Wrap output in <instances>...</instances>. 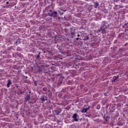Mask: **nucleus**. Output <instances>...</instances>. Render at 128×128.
Segmentation results:
<instances>
[{"label":"nucleus","instance_id":"obj_10","mask_svg":"<svg viewBox=\"0 0 128 128\" xmlns=\"http://www.w3.org/2000/svg\"><path fill=\"white\" fill-rule=\"evenodd\" d=\"M88 108H84L82 109V114H84V112H86L88 110Z\"/></svg>","mask_w":128,"mask_h":128},{"label":"nucleus","instance_id":"obj_30","mask_svg":"<svg viewBox=\"0 0 128 128\" xmlns=\"http://www.w3.org/2000/svg\"><path fill=\"white\" fill-rule=\"evenodd\" d=\"M116 6H119V8H120V5H116Z\"/></svg>","mask_w":128,"mask_h":128},{"label":"nucleus","instance_id":"obj_25","mask_svg":"<svg viewBox=\"0 0 128 128\" xmlns=\"http://www.w3.org/2000/svg\"><path fill=\"white\" fill-rule=\"evenodd\" d=\"M90 114L86 115V116H88V118H90Z\"/></svg>","mask_w":128,"mask_h":128},{"label":"nucleus","instance_id":"obj_28","mask_svg":"<svg viewBox=\"0 0 128 128\" xmlns=\"http://www.w3.org/2000/svg\"><path fill=\"white\" fill-rule=\"evenodd\" d=\"M44 94H48V92H43Z\"/></svg>","mask_w":128,"mask_h":128},{"label":"nucleus","instance_id":"obj_4","mask_svg":"<svg viewBox=\"0 0 128 128\" xmlns=\"http://www.w3.org/2000/svg\"><path fill=\"white\" fill-rule=\"evenodd\" d=\"M78 117V114L75 113L72 116V118H74V122H78V118H76Z\"/></svg>","mask_w":128,"mask_h":128},{"label":"nucleus","instance_id":"obj_11","mask_svg":"<svg viewBox=\"0 0 128 128\" xmlns=\"http://www.w3.org/2000/svg\"><path fill=\"white\" fill-rule=\"evenodd\" d=\"M104 120H105V121L104 122V124H108V120L107 118H104Z\"/></svg>","mask_w":128,"mask_h":128},{"label":"nucleus","instance_id":"obj_6","mask_svg":"<svg viewBox=\"0 0 128 128\" xmlns=\"http://www.w3.org/2000/svg\"><path fill=\"white\" fill-rule=\"evenodd\" d=\"M40 100L42 102H46V100H48V98L46 96H43L40 97Z\"/></svg>","mask_w":128,"mask_h":128},{"label":"nucleus","instance_id":"obj_18","mask_svg":"<svg viewBox=\"0 0 128 128\" xmlns=\"http://www.w3.org/2000/svg\"><path fill=\"white\" fill-rule=\"evenodd\" d=\"M56 116H58V114H60V111L56 110Z\"/></svg>","mask_w":128,"mask_h":128},{"label":"nucleus","instance_id":"obj_44","mask_svg":"<svg viewBox=\"0 0 128 128\" xmlns=\"http://www.w3.org/2000/svg\"><path fill=\"white\" fill-rule=\"evenodd\" d=\"M72 122H74V120H73Z\"/></svg>","mask_w":128,"mask_h":128},{"label":"nucleus","instance_id":"obj_22","mask_svg":"<svg viewBox=\"0 0 128 128\" xmlns=\"http://www.w3.org/2000/svg\"><path fill=\"white\" fill-rule=\"evenodd\" d=\"M58 12H59V14H60L62 16V14H64V12H60V10H58Z\"/></svg>","mask_w":128,"mask_h":128},{"label":"nucleus","instance_id":"obj_40","mask_svg":"<svg viewBox=\"0 0 128 128\" xmlns=\"http://www.w3.org/2000/svg\"><path fill=\"white\" fill-rule=\"evenodd\" d=\"M38 54H39V56H40V52H39Z\"/></svg>","mask_w":128,"mask_h":128},{"label":"nucleus","instance_id":"obj_41","mask_svg":"<svg viewBox=\"0 0 128 128\" xmlns=\"http://www.w3.org/2000/svg\"><path fill=\"white\" fill-rule=\"evenodd\" d=\"M50 92V90H48V92Z\"/></svg>","mask_w":128,"mask_h":128},{"label":"nucleus","instance_id":"obj_43","mask_svg":"<svg viewBox=\"0 0 128 128\" xmlns=\"http://www.w3.org/2000/svg\"><path fill=\"white\" fill-rule=\"evenodd\" d=\"M29 94H30V92H29Z\"/></svg>","mask_w":128,"mask_h":128},{"label":"nucleus","instance_id":"obj_8","mask_svg":"<svg viewBox=\"0 0 128 128\" xmlns=\"http://www.w3.org/2000/svg\"><path fill=\"white\" fill-rule=\"evenodd\" d=\"M99 6H100V4H98V2H96L94 3V8H98Z\"/></svg>","mask_w":128,"mask_h":128},{"label":"nucleus","instance_id":"obj_29","mask_svg":"<svg viewBox=\"0 0 128 128\" xmlns=\"http://www.w3.org/2000/svg\"><path fill=\"white\" fill-rule=\"evenodd\" d=\"M40 56V54L37 55V58H39Z\"/></svg>","mask_w":128,"mask_h":128},{"label":"nucleus","instance_id":"obj_33","mask_svg":"<svg viewBox=\"0 0 128 128\" xmlns=\"http://www.w3.org/2000/svg\"><path fill=\"white\" fill-rule=\"evenodd\" d=\"M59 52H60V48H58Z\"/></svg>","mask_w":128,"mask_h":128},{"label":"nucleus","instance_id":"obj_27","mask_svg":"<svg viewBox=\"0 0 128 128\" xmlns=\"http://www.w3.org/2000/svg\"><path fill=\"white\" fill-rule=\"evenodd\" d=\"M17 50H20V48L18 47Z\"/></svg>","mask_w":128,"mask_h":128},{"label":"nucleus","instance_id":"obj_20","mask_svg":"<svg viewBox=\"0 0 128 128\" xmlns=\"http://www.w3.org/2000/svg\"><path fill=\"white\" fill-rule=\"evenodd\" d=\"M34 86H38V81L37 80L34 82Z\"/></svg>","mask_w":128,"mask_h":128},{"label":"nucleus","instance_id":"obj_26","mask_svg":"<svg viewBox=\"0 0 128 128\" xmlns=\"http://www.w3.org/2000/svg\"><path fill=\"white\" fill-rule=\"evenodd\" d=\"M118 42V40H115L114 41V44H116Z\"/></svg>","mask_w":128,"mask_h":128},{"label":"nucleus","instance_id":"obj_16","mask_svg":"<svg viewBox=\"0 0 128 128\" xmlns=\"http://www.w3.org/2000/svg\"><path fill=\"white\" fill-rule=\"evenodd\" d=\"M126 26V28H127V30H128V24H124V26Z\"/></svg>","mask_w":128,"mask_h":128},{"label":"nucleus","instance_id":"obj_42","mask_svg":"<svg viewBox=\"0 0 128 128\" xmlns=\"http://www.w3.org/2000/svg\"><path fill=\"white\" fill-rule=\"evenodd\" d=\"M48 94H50L48 93Z\"/></svg>","mask_w":128,"mask_h":128},{"label":"nucleus","instance_id":"obj_21","mask_svg":"<svg viewBox=\"0 0 128 128\" xmlns=\"http://www.w3.org/2000/svg\"><path fill=\"white\" fill-rule=\"evenodd\" d=\"M104 118H110V116H104Z\"/></svg>","mask_w":128,"mask_h":128},{"label":"nucleus","instance_id":"obj_17","mask_svg":"<svg viewBox=\"0 0 128 128\" xmlns=\"http://www.w3.org/2000/svg\"><path fill=\"white\" fill-rule=\"evenodd\" d=\"M71 34L73 36H76V33L74 32H72L71 31Z\"/></svg>","mask_w":128,"mask_h":128},{"label":"nucleus","instance_id":"obj_7","mask_svg":"<svg viewBox=\"0 0 128 128\" xmlns=\"http://www.w3.org/2000/svg\"><path fill=\"white\" fill-rule=\"evenodd\" d=\"M25 102H30V94H28L26 96L25 98Z\"/></svg>","mask_w":128,"mask_h":128},{"label":"nucleus","instance_id":"obj_32","mask_svg":"<svg viewBox=\"0 0 128 128\" xmlns=\"http://www.w3.org/2000/svg\"><path fill=\"white\" fill-rule=\"evenodd\" d=\"M6 4H10V2H6Z\"/></svg>","mask_w":128,"mask_h":128},{"label":"nucleus","instance_id":"obj_34","mask_svg":"<svg viewBox=\"0 0 128 128\" xmlns=\"http://www.w3.org/2000/svg\"><path fill=\"white\" fill-rule=\"evenodd\" d=\"M60 6H62V4H60Z\"/></svg>","mask_w":128,"mask_h":128},{"label":"nucleus","instance_id":"obj_36","mask_svg":"<svg viewBox=\"0 0 128 128\" xmlns=\"http://www.w3.org/2000/svg\"><path fill=\"white\" fill-rule=\"evenodd\" d=\"M104 96H106V93H104Z\"/></svg>","mask_w":128,"mask_h":128},{"label":"nucleus","instance_id":"obj_24","mask_svg":"<svg viewBox=\"0 0 128 128\" xmlns=\"http://www.w3.org/2000/svg\"><path fill=\"white\" fill-rule=\"evenodd\" d=\"M70 26V24H68L66 25V26Z\"/></svg>","mask_w":128,"mask_h":128},{"label":"nucleus","instance_id":"obj_35","mask_svg":"<svg viewBox=\"0 0 128 128\" xmlns=\"http://www.w3.org/2000/svg\"><path fill=\"white\" fill-rule=\"evenodd\" d=\"M62 78H64V76H62Z\"/></svg>","mask_w":128,"mask_h":128},{"label":"nucleus","instance_id":"obj_2","mask_svg":"<svg viewBox=\"0 0 128 128\" xmlns=\"http://www.w3.org/2000/svg\"><path fill=\"white\" fill-rule=\"evenodd\" d=\"M48 16H51V18H56L58 16V12L50 10L48 13Z\"/></svg>","mask_w":128,"mask_h":128},{"label":"nucleus","instance_id":"obj_1","mask_svg":"<svg viewBox=\"0 0 128 128\" xmlns=\"http://www.w3.org/2000/svg\"><path fill=\"white\" fill-rule=\"evenodd\" d=\"M109 28L110 24H108V23L106 20L102 21L101 24L100 28L98 30L97 32H101L102 34H106V30Z\"/></svg>","mask_w":128,"mask_h":128},{"label":"nucleus","instance_id":"obj_37","mask_svg":"<svg viewBox=\"0 0 128 128\" xmlns=\"http://www.w3.org/2000/svg\"><path fill=\"white\" fill-rule=\"evenodd\" d=\"M80 36V34H78V35H77V36Z\"/></svg>","mask_w":128,"mask_h":128},{"label":"nucleus","instance_id":"obj_5","mask_svg":"<svg viewBox=\"0 0 128 128\" xmlns=\"http://www.w3.org/2000/svg\"><path fill=\"white\" fill-rule=\"evenodd\" d=\"M120 78V76H114L113 78L111 80L112 82H116V80H118Z\"/></svg>","mask_w":128,"mask_h":128},{"label":"nucleus","instance_id":"obj_15","mask_svg":"<svg viewBox=\"0 0 128 128\" xmlns=\"http://www.w3.org/2000/svg\"><path fill=\"white\" fill-rule=\"evenodd\" d=\"M42 90L44 92H46L48 90V88H46V87H44L43 88H42Z\"/></svg>","mask_w":128,"mask_h":128},{"label":"nucleus","instance_id":"obj_12","mask_svg":"<svg viewBox=\"0 0 128 128\" xmlns=\"http://www.w3.org/2000/svg\"><path fill=\"white\" fill-rule=\"evenodd\" d=\"M90 40V36H86L84 39V40Z\"/></svg>","mask_w":128,"mask_h":128},{"label":"nucleus","instance_id":"obj_23","mask_svg":"<svg viewBox=\"0 0 128 128\" xmlns=\"http://www.w3.org/2000/svg\"><path fill=\"white\" fill-rule=\"evenodd\" d=\"M69 30H70V29H68V28H66L64 29V32H68Z\"/></svg>","mask_w":128,"mask_h":128},{"label":"nucleus","instance_id":"obj_38","mask_svg":"<svg viewBox=\"0 0 128 128\" xmlns=\"http://www.w3.org/2000/svg\"><path fill=\"white\" fill-rule=\"evenodd\" d=\"M43 52L44 54H46V51L44 50Z\"/></svg>","mask_w":128,"mask_h":128},{"label":"nucleus","instance_id":"obj_31","mask_svg":"<svg viewBox=\"0 0 128 128\" xmlns=\"http://www.w3.org/2000/svg\"><path fill=\"white\" fill-rule=\"evenodd\" d=\"M76 40H80V38H76Z\"/></svg>","mask_w":128,"mask_h":128},{"label":"nucleus","instance_id":"obj_19","mask_svg":"<svg viewBox=\"0 0 128 128\" xmlns=\"http://www.w3.org/2000/svg\"><path fill=\"white\" fill-rule=\"evenodd\" d=\"M96 108L97 110H100V104L97 105Z\"/></svg>","mask_w":128,"mask_h":128},{"label":"nucleus","instance_id":"obj_3","mask_svg":"<svg viewBox=\"0 0 128 128\" xmlns=\"http://www.w3.org/2000/svg\"><path fill=\"white\" fill-rule=\"evenodd\" d=\"M44 70V66H38L36 69V71L34 72L35 74H42V70Z\"/></svg>","mask_w":128,"mask_h":128},{"label":"nucleus","instance_id":"obj_9","mask_svg":"<svg viewBox=\"0 0 128 128\" xmlns=\"http://www.w3.org/2000/svg\"><path fill=\"white\" fill-rule=\"evenodd\" d=\"M12 84V81L10 80H8V83L7 84V88H8L10 86V84Z\"/></svg>","mask_w":128,"mask_h":128},{"label":"nucleus","instance_id":"obj_39","mask_svg":"<svg viewBox=\"0 0 128 128\" xmlns=\"http://www.w3.org/2000/svg\"><path fill=\"white\" fill-rule=\"evenodd\" d=\"M114 109H113V110L112 111V112H114Z\"/></svg>","mask_w":128,"mask_h":128},{"label":"nucleus","instance_id":"obj_13","mask_svg":"<svg viewBox=\"0 0 128 128\" xmlns=\"http://www.w3.org/2000/svg\"><path fill=\"white\" fill-rule=\"evenodd\" d=\"M16 44H20V40H17L16 42Z\"/></svg>","mask_w":128,"mask_h":128},{"label":"nucleus","instance_id":"obj_14","mask_svg":"<svg viewBox=\"0 0 128 128\" xmlns=\"http://www.w3.org/2000/svg\"><path fill=\"white\" fill-rule=\"evenodd\" d=\"M62 84V81H59L57 82V86H60Z\"/></svg>","mask_w":128,"mask_h":128}]
</instances>
